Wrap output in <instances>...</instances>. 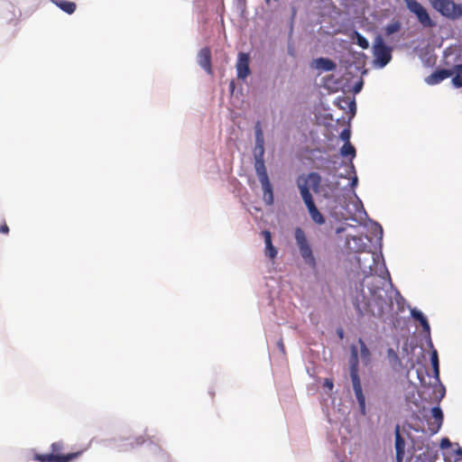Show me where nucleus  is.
<instances>
[{"mask_svg": "<svg viewBox=\"0 0 462 462\" xmlns=\"http://www.w3.org/2000/svg\"><path fill=\"white\" fill-rule=\"evenodd\" d=\"M63 441H56L51 445V453L35 454L33 459L38 462H70L81 455L80 451L64 453Z\"/></svg>", "mask_w": 462, "mask_h": 462, "instance_id": "2", "label": "nucleus"}, {"mask_svg": "<svg viewBox=\"0 0 462 462\" xmlns=\"http://www.w3.org/2000/svg\"><path fill=\"white\" fill-rule=\"evenodd\" d=\"M337 184H338L337 182H335V183L331 182V183L325 184L324 187H322L320 185V188L322 189L321 192H323L324 197H328V191L332 192V191L336 190L337 188Z\"/></svg>", "mask_w": 462, "mask_h": 462, "instance_id": "28", "label": "nucleus"}, {"mask_svg": "<svg viewBox=\"0 0 462 462\" xmlns=\"http://www.w3.org/2000/svg\"><path fill=\"white\" fill-rule=\"evenodd\" d=\"M450 445H451V443H450L448 439H443L441 440V448H448V447H450Z\"/></svg>", "mask_w": 462, "mask_h": 462, "instance_id": "35", "label": "nucleus"}, {"mask_svg": "<svg viewBox=\"0 0 462 462\" xmlns=\"http://www.w3.org/2000/svg\"><path fill=\"white\" fill-rule=\"evenodd\" d=\"M356 184H357V178H356V177H355V178L352 180V181H351V186H352V187H355Z\"/></svg>", "mask_w": 462, "mask_h": 462, "instance_id": "38", "label": "nucleus"}, {"mask_svg": "<svg viewBox=\"0 0 462 462\" xmlns=\"http://www.w3.org/2000/svg\"><path fill=\"white\" fill-rule=\"evenodd\" d=\"M261 235L264 239L265 255L269 257L271 260L275 259L278 252L275 246L273 245L271 232L269 230H263L261 232Z\"/></svg>", "mask_w": 462, "mask_h": 462, "instance_id": "15", "label": "nucleus"}, {"mask_svg": "<svg viewBox=\"0 0 462 462\" xmlns=\"http://www.w3.org/2000/svg\"><path fill=\"white\" fill-rule=\"evenodd\" d=\"M455 77L452 79V83L456 88L462 87V64L454 67Z\"/></svg>", "mask_w": 462, "mask_h": 462, "instance_id": "22", "label": "nucleus"}, {"mask_svg": "<svg viewBox=\"0 0 462 462\" xmlns=\"http://www.w3.org/2000/svg\"><path fill=\"white\" fill-rule=\"evenodd\" d=\"M431 6L449 19H457L462 16V5L452 0H430Z\"/></svg>", "mask_w": 462, "mask_h": 462, "instance_id": "5", "label": "nucleus"}, {"mask_svg": "<svg viewBox=\"0 0 462 462\" xmlns=\"http://www.w3.org/2000/svg\"><path fill=\"white\" fill-rule=\"evenodd\" d=\"M387 356L393 367L401 365V360L397 353L393 348H389L387 350Z\"/></svg>", "mask_w": 462, "mask_h": 462, "instance_id": "24", "label": "nucleus"}, {"mask_svg": "<svg viewBox=\"0 0 462 462\" xmlns=\"http://www.w3.org/2000/svg\"><path fill=\"white\" fill-rule=\"evenodd\" d=\"M373 54L375 62L380 68L386 66L392 60V48L384 43L383 39L380 35L376 36L374 39Z\"/></svg>", "mask_w": 462, "mask_h": 462, "instance_id": "7", "label": "nucleus"}, {"mask_svg": "<svg viewBox=\"0 0 462 462\" xmlns=\"http://www.w3.org/2000/svg\"><path fill=\"white\" fill-rule=\"evenodd\" d=\"M270 0H266V3L269 4Z\"/></svg>", "mask_w": 462, "mask_h": 462, "instance_id": "41", "label": "nucleus"}, {"mask_svg": "<svg viewBox=\"0 0 462 462\" xmlns=\"http://www.w3.org/2000/svg\"><path fill=\"white\" fill-rule=\"evenodd\" d=\"M255 146L256 147H260V146H264V139L263 138H261V139H255Z\"/></svg>", "mask_w": 462, "mask_h": 462, "instance_id": "37", "label": "nucleus"}, {"mask_svg": "<svg viewBox=\"0 0 462 462\" xmlns=\"http://www.w3.org/2000/svg\"><path fill=\"white\" fill-rule=\"evenodd\" d=\"M363 88V81L360 80L358 81L355 86H354V92L355 93H358Z\"/></svg>", "mask_w": 462, "mask_h": 462, "instance_id": "33", "label": "nucleus"}, {"mask_svg": "<svg viewBox=\"0 0 462 462\" xmlns=\"http://www.w3.org/2000/svg\"><path fill=\"white\" fill-rule=\"evenodd\" d=\"M351 355L353 362L350 366V377L353 384V390L356 395V398L358 402L360 409L363 412H365V398L363 393L361 381L358 375V359H357V350L356 346H352Z\"/></svg>", "mask_w": 462, "mask_h": 462, "instance_id": "3", "label": "nucleus"}, {"mask_svg": "<svg viewBox=\"0 0 462 462\" xmlns=\"http://www.w3.org/2000/svg\"><path fill=\"white\" fill-rule=\"evenodd\" d=\"M147 441V439L144 436H138L133 439H128L127 442L122 445L121 450L126 451L128 450V447L130 448H134L135 447L141 446Z\"/></svg>", "mask_w": 462, "mask_h": 462, "instance_id": "19", "label": "nucleus"}, {"mask_svg": "<svg viewBox=\"0 0 462 462\" xmlns=\"http://www.w3.org/2000/svg\"><path fill=\"white\" fill-rule=\"evenodd\" d=\"M395 451H396V459L398 462H402L404 453H405V441L404 439L401 435L400 425H396L395 430Z\"/></svg>", "mask_w": 462, "mask_h": 462, "instance_id": "14", "label": "nucleus"}, {"mask_svg": "<svg viewBox=\"0 0 462 462\" xmlns=\"http://www.w3.org/2000/svg\"><path fill=\"white\" fill-rule=\"evenodd\" d=\"M198 62L208 74L212 73L211 51L208 47L202 48L199 51Z\"/></svg>", "mask_w": 462, "mask_h": 462, "instance_id": "12", "label": "nucleus"}, {"mask_svg": "<svg viewBox=\"0 0 462 462\" xmlns=\"http://www.w3.org/2000/svg\"><path fill=\"white\" fill-rule=\"evenodd\" d=\"M337 105L339 106L340 108L342 109H346L348 108L349 111L355 115L356 113V102L354 99H351L350 97H342V98H338V102H337Z\"/></svg>", "mask_w": 462, "mask_h": 462, "instance_id": "20", "label": "nucleus"}, {"mask_svg": "<svg viewBox=\"0 0 462 462\" xmlns=\"http://www.w3.org/2000/svg\"><path fill=\"white\" fill-rule=\"evenodd\" d=\"M0 233H2V234L9 233V227L5 222H4V224L0 226Z\"/></svg>", "mask_w": 462, "mask_h": 462, "instance_id": "34", "label": "nucleus"}, {"mask_svg": "<svg viewBox=\"0 0 462 462\" xmlns=\"http://www.w3.org/2000/svg\"><path fill=\"white\" fill-rule=\"evenodd\" d=\"M457 453H458V454H460V455H462V450H461V448H459V449H458Z\"/></svg>", "mask_w": 462, "mask_h": 462, "instance_id": "40", "label": "nucleus"}, {"mask_svg": "<svg viewBox=\"0 0 462 462\" xmlns=\"http://www.w3.org/2000/svg\"><path fill=\"white\" fill-rule=\"evenodd\" d=\"M404 3L409 11L416 15L418 22L423 27L435 26V23L430 18L428 11L417 0H404Z\"/></svg>", "mask_w": 462, "mask_h": 462, "instance_id": "9", "label": "nucleus"}, {"mask_svg": "<svg viewBox=\"0 0 462 462\" xmlns=\"http://www.w3.org/2000/svg\"><path fill=\"white\" fill-rule=\"evenodd\" d=\"M314 67L323 71H332L336 69V63L328 58H318L313 60Z\"/></svg>", "mask_w": 462, "mask_h": 462, "instance_id": "16", "label": "nucleus"}, {"mask_svg": "<svg viewBox=\"0 0 462 462\" xmlns=\"http://www.w3.org/2000/svg\"><path fill=\"white\" fill-rule=\"evenodd\" d=\"M430 361L434 370V374L436 378H439V356L436 349H433L430 355Z\"/></svg>", "mask_w": 462, "mask_h": 462, "instance_id": "25", "label": "nucleus"}, {"mask_svg": "<svg viewBox=\"0 0 462 462\" xmlns=\"http://www.w3.org/2000/svg\"><path fill=\"white\" fill-rule=\"evenodd\" d=\"M337 333H338L339 337L342 338L343 337V330L340 329V330H338Z\"/></svg>", "mask_w": 462, "mask_h": 462, "instance_id": "39", "label": "nucleus"}, {"mask_svg": "<svg viewBox=\"0 0 462 462\" xmlns=\"http://www.w3.org/2000/svg\"><path fill=\"white\" fill-rule=\"evenodd\" d=\"M264 146L254 147V160H263Z\"/></svg>", "mask_w": 462, "mask_h": 462, "instance_id": "30", "label": "nucleus"}, {"mask_svg": "<svg viewBox=\"0 0 462 462\" xmlns=\"http://www.w3.org/2000/svg\"><path fill=\"white\" fill-rule=\"evenodd\" d=\"M358 343L360 345V355H361V357L364 360H369L370 351L367 348L366 345L365 344L364 340L362 338H359L358 339Z\"/></svg>", "mask_w": 462, "mask_h": 462, "instance_id": "26", "label": "nucleus"}, {"mask_svg": "<svg viewBox=\"0 0 462 462\" xmlns=\"http://www.w3.org/2000/svg\"><path fill=\"white\" fill-rule=\"evenodd\" d=\"M411 317L420 322L423 331L430 333V327L423 313L416 309L411 310Z\"/></svg>", "mask_w": 462, "mask_h": 462, "instance_id": "18", "label": "nucleus"}, {"mask_svg": "<svg viewBox=\"0 0 462 462\" xmlns=\"http://www.w3.org/2000/svg\"><path fill=\"white\" fill-rule=\"evenodd\" d=\"M321 177L317 172H310L307 178L300 177L297 180V185L300 189L301 198L308 208L309 214L313 222L318 225L325 224L326 220L324 216L319 212L315 205L312 199V195L310 191V187L312 188L314 192L320 193L322 191L320 188Z\"/></svg>", "mask_w": 462, "mask_h": 462, "instance_id": "1", "label": "nucleus"}, {"mask_svg": "<svg viewBox=\"0 0 462 462\" xmlns=\"http://www.w3.org/2000/svg\"><path fill=\"white\" fill-rule=\"evenodd\" d=\"M54 5H56L59 8H60L63 12L68 14H72L77 8V5L74 2L68 0H51Z\"/></svg>", "mask_w": 462, "mask_h": 462, "instance_id": "17", "label": "nucleus"}, {"mask_svg": "<svg viewBox=\"0 0 462 462\" xmlns=\"http://www.w3.org/2000/svg\"><path fill=\"white\" fill-rule=\"evenodd\" d=\"M277 346L279 347V349L282 351V353H285V346H284V344H283V340L281 338L278 343H277Z\"/></svg>", "mask_w": 462, "mask_h": 462, "instance_id": "36", "label": "nucleus"}, {"mask_svg": "<svg viewBox=\"0 0 462 462\" xmlns=\"http://www.w3.org/2000/svg\"><path fill=\"white\" fill-rule=\"evenodd\" d=\"M254 169L257 174V177L261 182L263 190V198L267 205H272L273 203V186L270 182L267 171L264 164V160H254Z\"/></svg>", "mask_w": 462, "mask_h": 462, "instance_id": "6", "label": "nucleus"}, {"mask_svg": "<svg viewBox=\"0 0 462 462\" xmlns=\"http://www.w3.org/2000/svg\"><path fill=\"white\" fill-rule=\"evenodd\" d=\"M323 386L327 388L328 391H332L334 387V383L332 379L326 378L323 383Z\"/></svg>", "mask_w": 462, "mask_h": 462, "instance_id": "32", "label": "nucleus"}, {"mask_svg": "<svg viewBox=\"0 0 462 462\" xmlns=\"http://www.w3.org/2000/svg\"><path fill=\"white\" fill-rule=\"evenodd\" d=\"M261 138H263V134L262 131L260 122H257L255 125V139H261Z\"/></svg>", "mask_w": 462, "mask_h": 462, "instance_id": "31", "label": "nucleus"}, {"mask_svg": "<svg viewBox=\"0 0 462 462\" xmlns=\"http://www.w3.org/2000/svg\"><path fill=\"white\" fill-rule=\"evenodd\" d=\"M452 75L453 70L446 69H438L426 78V82L429 85H436L451 77Z\"/></svg>", "mask_w": 462, "mask_h": 462, "instance_id": "13", "label": "nucleus"}, {"mask_svg": "<svg viewBox=\"0 0 462 462\" xmlns=\"http://www.w3.org/2000/svg\"><path fill=\"white\" fill-rule=\"evenodd\" d=\"M443 412L439 407L431 409V417L428 419V430L430 434H436L443 423Z\"/></svg>", "mask_w": 462, "mask_h": 462, "instance_id": "11", "label": "nucleus"}, {"mask_svg": "<svg viewBox=\"0 0 462 462\" xmlns=\"http://www.w3.org/2000/svg\"><path fill=\"white\" fill-rule=\"evenodd\" d=\"M340 139L346 143H350L351 131L349 128H345L339 135Z\"/></svg>", "mask_w": 462, "mask_h": 462, "instance_id": "29", "label": "nucleus"}, {"mask_svg": "<svg viewBox=\"0 0 462 462\" xmlns=\"http://www.w3.org/2000/svg\"><path fill=\"white\" fill-rule=\"evenodd\" d=\"M402 28V23L401 22L399 21H394L389 24H387L384 28L385 30V34L386 35H391V34H393L395 32H398Z\"/></svg>", "mask_w": 462, "mask_h": 462, "instance_id": "23", "label": "nucleus"}, {"mask_svg": "<svg viewBox=\"0 0 462 462\" xmlns=\"http://www.w3.org/2000/svg\"><path fill=\"white\" fill-rule=\"evenodd\" d=\"M294 237L304 263L310 267L315 268L317 265L316 258L303 229L296 227Z\"/></svg>", "mask_w": 462, "mask_h": 462, "instance_id": "4", "label": "nucleus"}, {"mask_svg": "<svg viewBox=\"0 0 462 462\" xmlns=\"http://www.w3.org/2000/svg\"><path fill=\"white\" fill-rule=\"evenodd\" d=\"M249 62H250V57H249L248 53H245V52L238 53L236 65L238 79H245L250 75L251 70L249 68Z\"/></svg>", "mask_w": 462, "mask_h": 462, "instance_id": "10", "label": "nucleus"}, {"mask_svg": "<svg viewBox=\"0 0 462 462\" xmlns=\"http://www.w3.org/2000/svg\"><path fill=\"white\" fill-rule=\"evenodd\" d=\"M378 291H380V289H374L371 291L372 300L375 302L376 306L378 307L377 311H375L372 308V303L370 300L365 303L364 307H361L357 300L354 302L355 308L360 316H364L365 313H370L373 316H380L383 313L384 299L378 294Z\"/></svg>", "mask_w": 462, "mask_h": 462, "instance_id": "8", "label": "nucleus"}, {"mask_svg": "<svg viewBox=\"0 0 462 462\" xmlns=\"http://www.w3.org/2000/svg\"><path fill=\"white\" fill-rule=\"evenodd\" d=\"M340 154L343 157H350L352 160L356 156V149L351 143H346L340 149Z\"/></svg>", "mask_w": 462, "mask_h": 462, "instance_id": "21", "label": "nucleus"}, {"mask_svg": "<svg viewBox=\"0 0 462 462\" xmlns=\"http://www.w3.org/2000/svg\"><path fill=\"white\" fill-rule=\"evenodd\" d=\"M355 35H356L357 45L360 46L362 49H365V50L368 49L369 42H368L367 39L365 37H364L358 32H355Z\"/></svg>", "mask_w": 462, "mask_h": 462, "instance_id": "27", "label": "nucleus"}]
</instances>
